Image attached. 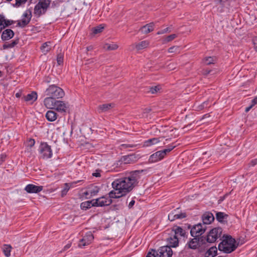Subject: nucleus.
I'll list each match as a JSON object with an SVG mask.
<instances>
[{
	"mask_svg": "<svg viewBox=\"0 0 257 257\" xmlns=\"http://www.w3.org/2000/svg\"><path fill=\"white\" fill-rule=\"evenodd\" d=\"M171 31L170 30L169 28H166L165 29H164V30L161 31H159L158 33H157V34L158 35H161V34H164V33H167V32H170Z\"/></svg>",
	"mask_w": 257,
	"mask_h": 257,
	"instance_id": "nucleus-48",
	"label": "nucleus"
},
{
	"mask_svg": "<svg viewBox=\"0 0 257 257\" xmlns=\"http://www.w3.org/2000/svg\"><path fill=\"white\" fill-rule=\"evenodd\" d=\"M88 189H89V197L96 195L99 192V189L96 186L89 188Z\"/></svg>",
	"mask_w": 257,
	"mask_h": 257,
	"instance_id": "nucleus-35",
	"label": "nucleus"
},
{
	"mask_svg": "<svg viewBox=\"0 0 257 257\" xmlns=\"http://www.w3.org/2000/svg\"><path fill=\"white\" fill-rule=\"evenodd\" d=\"M217 254V249L216 246L211 247L205 253L204 257H214Z\"/></svg>",
	"mask_w": 257,
	"mask_h": 257,
	"instance_id": "nucleus-25",
	"label": "nucleus"
},
{
	"mask_svg": "<svg viewBox=\"0 0 257 257\" xmlns=\"http://www.w3.org/2000/svg\"><path fill=\"white\" fill-rule=\"evenodd\" d=\"M27 0H16L15 5L16 6H20L21 4L25 3Z\"/></svg>",
	"mask_w": 257,
	"mask_h": 257,
	"instance_id": "nucleus-50",
	"label": "nucleus"
},
{
	"mask_svg": "<svg viewBox=\"0 0 257 257\" xmlns=\"http://www.w3.org/2000/svg\"><path fill=\"white\" fill-rule=\"evenodd\" d=\"M67 191H66L64 189H63L61 192L62 196H64V195H65L67 194Z\"/></svg>",
	"mask_w": 257,
	"mask_h": 257,
	"instance_id": "nucleus-64",
	"label": "nucleus"
},
{
	"mask_svg": "<svg viewBox=\"0 0 257 257\" xmlns=\"http://www.w3.org/2000/svg\"><path fill=\"white\" fill-rule=\"evenodd\" d=\"M161 89V87L160 85L152 86L150 88V92L152 94H156V93L160 92Z\"/></svg>",
	"mask_w": 257,
	"mask_h": 257,
	"instance_id": "nucleus-36",
	"label": "nucleus"
},
{
	"mask_svg": "<svg viewBox=\"0 0 257 257\" xmlns=\"http://www.w3.org/2000/svg\"><path fill=\"white\" fill-rule=\"evenodd\" d=\"M202 220L204 224L209 225L214 220L213 214L209 212H206L202 215Z\"/></svg>",
	"mask_w": 257,
	"mask_h": 257,
	"instance_id": "nucleus-14",
	"label": "nucleus"
},
{
	"mask_svg": "<svg viewBox=\"0 0 257 257\" xmlns=\"http://www.w3.org/2000/svg\"><path fill=\"white\" fill-rule=\"evenodd\" d=\"M68 108V105L64 101L57 100L55 108L53 109L56 110L59 112H66Z\"/></svg>",
	"mask_w": 257,
	"mask_h": 257,
	"instance_id": "nucleus-17",
	"label": "nucleus"
},
{
	"mask_svg": "<svg viewBox=\"0 0 257 257\" xmlns=\"http://www.w3.org/2000/svg\"><path fill=\"white\" fill-rule=\"evenodd\" d=\"M211 70H204L203 74L205 75L208 74L210 72Z\"/></svg>",
	"mask_w": 257,
	"mask_h": 257,
	"instance_id": "nucleus-63",
	"label": "nucleus"
},
{
	"mask_svg": "<svg viewBox=\"0 0 257 257\" xmlns=\"http://www.w3.org/2000/svg\"><path fill=\"white\" fill-rule=\"evenodd\" d=\"M14 36V32L11 29H7L3 32L1 38L3 41H7L12 38Z\"/></svg>",
	"mask_w": 257,
	"mask_h": 257,
	"instance_id": "nucleus-19",
	"label": "nucleus"
},
{
	"mask_svg": "<svg viewBox=\"0 0 257 257\" xmlns=\"http://www.w3.org/2000/svg\"><path fill=\"white\" fill-rule=\"evenodd\" d=\"M247 235H248V234L246 232H245L244 233L243 235H240L239 237H238V238H237L236 239H235L236 241L235 242V244H237V247L239 245H241L243 244L244 243H245V238L246 237Z\"/></svg>",
	"mask_w": 257,
	"mask_h": 257,
	"instance_id": "nucleus-26",
	"label": "nucleus"
},
{
	"mask_svg": "<svg viewBox=\"0 0 257 257\" xmlns=\"http://www.w3.org/2000/svg\"><path fill=\"white\" fill-rule=\"evenodd\" d=\"M188 226L189 228H191V235L194 238L190 239L186 244V247L189 249H196L200 246L197 237L204 233L206 229L203 228L202 226H192V228H191V226Z\"/></svg>",
	"mask_w": 257,
	"mask_h": 257,
	"instance_id": "nucleus-2",
	"label": "nucleus"
},
{
	"mask_svg": "<svg viewBox=\"0 0 257 257\" xmlns=\"http://www.w3.org/2000/svg\"><path fill=\"white\" fill-rule=\"evenodd\" d=\"M229 216L224 212H218L216 214V219L222 224H227Z\"/></svg>",
	"mask_w": 257,
	"mask_h": 257,
	"instance_id": "nucleus-15",
	"label": "nucleus"
},
{
	"mask_svg": "<svg viewBox=\"0 0 257 257\" xmlns=\"http://www.w3.org/2000/svg\"><path fill=\"white\" fill-rule=\"evenodd\" d=\"M222 232V229L220 226L212 229L208 233L206 237V242L213 243L217 238L221 237Z\"/></svg>",
	"mask_w": 257,
	"mask_h": 257,
	"instance_id": "nucleus-6",
	"label": "nucleus"
},
{
	"mask_svg": "<svg viewBox=\"0 0 257 257\" xmlns=\"http://www.w3.org/2000/svg\"><path fill=\"white\" fill-rule=\"evenodd\" d=\"M73 183H65L64 184V188L63 189H64L65 190H66V191L68 192V191L69 190L70 187H71L72 185L73 184Z\"/></svg>",
	"mask_w": 257,
	"mask_h": 257,
	"instance_id": "nucleus-52",
	"label": "nucleus"
},
{
	"mask_svg": "<svg viewBox=\"0 0 257 257\" xmlns=\"http://www.w3.org/2000/svg\"><path fill=\"white\" fill-rule=\"evenodd\" d=\"M215 59L212 57H206L204 59V62L206 65H210L213 64Z\"/></svg>",
	"mask_w": 257,
	"mask_h": 257,
	"instance_id": "nucleus-40",
	"label": "nucleus"
},
{
	"mask_svg": "<svg viewBox=\"0 0 257 257\" xmlns=\"http://www.w3.org/2000/svg\"><path fill=\"white\" fill-rule=\"evenodd\" d=\"M152 251L154 252L153 253H152L151 252L149 251L146 257H156L157 255H155V252H156V250L155 249H152Z\"/></svg>",
	"mask_w": 257,
	"mask_h": 257,
	"instance_id": "nucleus-49",
	"label": "nucleus"
},
{
	"mask_svg": "<svg viewBox=\"0 0 257 257\" xmlns=\"http://www.w3.org/2000/svg\"><path fill=\"white\" fill-rule=\"evenodd\" d=\"M93 236L92 234L91 233H90L88 235V236L87 237V238H86V237H84L83 238L80 239L78 246L79 247H82L83 246L87 245L90 243V240L93 239Z\"/></svg>",
	"mask_w": 257,
	"mask_h": 257,
	"instance_id": "nucleus-20",
	"label": "nucleus"
},
{
	"mask_svg": "<svg viewBox=\"0 0 257 257\" xmlns=\"http://www.w3.org/2000/svg\"><path fill=\"white\" fill-rule=\"evenodd\" d=\"M186 217L185 212H181L179 211V208L175 210L168 215V219L170 221H173L175 219H180Z\"/></svg>",
	"mask_w": 257,
	"mask_h": 257,
	"instance_id": "nucleus-11",
	"label": "nucleus"
},
{
	"mask_svg": "<svg viewBox=\"0 0 257 257\" xmlns=\"http://www.w3.org/2000/svg\"><path fill=\"white\" fill-rule=\"evenodd\" d=\"M43 190V186H36L33 184H28L25 188V190L29 193H37Z\"/></svg>",
	"mask_w": 257,
	"mask_h": 257,
	"instance_id": "nucleus-12",
	"label": "nucleus"
},
{
	"mask_svg": "<svg viewBox=\"0 0 257 257\" xmlns=\"http://www.w3.org/2000/svg\"><path fill=\"white\" fill-rule=\"evenodd\" d=\"M207 103H208L207 101L204 102L201 105L198 106V107L197 108V109L200 110L202 109L205 107H207Z\"/></svg>",
	"mask_w": 257,
	"mask_h": 257,
	"instance_id": "nucleus-47",
	"label": "nucleus"
},
{
	"mask_svg": "<svg viewBox=\"0 0 257 257\" xmlns=\"http://www.w3.org/2000/svg\"><path fill=\"white\" fill-rule=\"evenodd\" d=\"M24 98L25 101L32 104L37 99V93L35 91H33L31 93L25 96Z\"/></svg>",
	"mask_w": 257,
	"mask_h": 257,
	"instance_id": "nucleus-21",
	"label": "nucleus"
},
{
	"mask_svg": "<svg viewBox=\"0 0 257 257\" xmlns=\"http://www.w3.org/2000/svg\"><path fill=\"white\" fill-rule=\"evenodd\" d=\"M19 43V39H16L15 40H13L11 43H5L3 45V48L4 49H9V48H12L14 47L17 44H18Z\"/></svg>",
	"mask_w": 257,
	"mask_h": 257,
	"instance_id": "nucleus-34",
	"label": "nucleus"
},
{
	"mask_svg": "<svg viewBox=\"0 0 257 257\" xmlns=\"http://www.w3.org/2000/svg\"><path fill=\"white\" fill-rule=\"evenodd\" d=\"M118 48V46L116 44H114V43H112V44L106 43L103 46V48L106 51L115 50H116Z\"/></svg>",
	"mask_w": 257,
	"mask_h": 257,
	"instance_id": "nucleus-27",
	"label": "nucleus"
},
{
	"mask_svg": "<svg viewBox=\"0 0 257 257\" xmlns=\"http://www.w3.org/2000/svg\"><path fill=\"white\" fill-rule=\"evenodd\" d=\"M56 98L48 96V97L44 99V104L45 106L47 108L54 109V108H55L56 103L57 101Z\"/></svg>",
	"mask_w": 257,
	"mask_h": 257,
	"instance_id": "nucleus-13",
	"label": "nucleus"
},
{
	"mask_svg": "<svg viewBox=\"0 0 257 257\" xmlns=\"http://www.w3.org/2000/svg\"><path fill=\"white\" fill-rule=\"evenodd\" d=\"M135 203V201L134 200H132L128 204V208H132L134 206Z\"/></svg>",
	"mask_w": 257,
	"mask_h": 257,
	"instance_id": "nucleus-58",
	"label": "nucleus"
},
{
	"mask_svg": "<svg viewBox=\"0 0 257 257\" xmlns=\"http://www.w3.org/2000/svg\"><path fill=\"white\" fill-rule=\"evenodd\" d=\"M152 110L151 108H146L144 110V113H148Z\"/></svg>",
	"mask_w": 257,
	"mask_h": 257,
	"instance_id": "nucleus-61",
	"label": "nucleus"
},
{
	"mask_svg": "<svg viewBox=\"0 0 257 257\" xmlns=\"http://www.w3.org/2000/svg\"><path fill=\"white\" fill-rule=\"evenodd\" d=\"M6 158V156L4 155H2L0 157V165L2 163V162L5 160Z\"/></svg>",
	"mask_w": 257,
	"mask_h": 257,
	"instance_id": "nucleus-57",
	"label": "nucleus"
},
{
	"mask_svg": "<svg viewBox=\"0 0 257 257\" xmlns=\"http://www.w3.org/2000/svg\"><path fill=\"white\" fill-rule=\"evenodd\" d=\"M46 118L49 121H54L57 118V114L53 110H49L45 115Z\"/></svg>",
	"mask_w": 257,
	"mask_h": 257,
	"instance_id": "nucleus-23",
	"label": "nucleus"
},
{
	"mask_svg": "<svg viewBox=\"0 0 257 257\" xmlns=\"http://www.w3.org/2000/svg\"><path fill=\"white\" fill-rule=\"evenodd\" d=\"M57 63L59 65H61L63 63V57L61 55H58L57 58Z\"/></svg>",
	"mask_w": 257,
	"mask_h": 257,
	"instance_id": "nucleus-51",
	"label": "nucleus"
},
{
	"mask_svg": "<svg viewBox=\"0 0 257 257\" xmlns=\"http://www.w3.org/2000/svg\"><path fill=\"white\" fill-rule=\"evenodd\" d=\"M167 246L170 247H176L178 246L179 239L178 236L176 235H173L167 239Z\"/></svg>",
	"mask_w": 257,
	"mask_h": 257,
	"instance_id": "nucleus-16",
	"label": "nucleus"
},
{
	"mask_svg": "<svg viewBox=\"0 0 257 257\" xmlns=\"http://www.w3.org/2000/svg\"><path fill=\"white\" fill-rule=\"evenodd\" d=\"M83 195L86 198H90L89 196H90V193H89V189H88V190L85 191L83 192Z\"/></svg>",
	"mask_w": 257,
	"mask_h": 257,
	"instance_id": "nucleus-53",
	"label": "nucleus"
},
{
	"mask_svg": "<svg viewBox=\"0 0 257 257\" xmlns=\"http://www.w3.org/2000/svg\"><path fill=\"white\" fill-rule=\"evenodd\" d=\"M176 64L175 63H171L168 65L167 66V69L169 70H174L176 68Z\"/></svg>",
	"mask_w": 257,
	"mask_h": 257,
	"instance_id": "nucleus-46",
	"label": "nucleus"
},
{
	"mask_svg": "<svg viewBox=\"0 0 257 257\" xmlns=\"http://www.w3.org/2000/svg\"><path fill=\"white\" fill-rule=\"evenodd\" d=\"M256 164H257V159H254V160H252L250 164H249V165L251 166H255Z\"/></svg>",
	"mask_w": 257,
	"mask_h": 257,
	"instance_id": "nucleus-54",
	"label": "nucleus"
},
{
	"mask_svg": "<svg viewBox=\"0 0 257 257\" xmlns=\"http://www.w3.org/2000/svg\"><path fill=\"white\" fill-rule=\"evenodd\" d=\"M253 42L254 48H255L256 51H257V37L254 38L253 39Z\"/></svg>",
	"mask_w": 257,
	"mask_h": 257,
	"instance_id": "nucleus-55",
	"label": "nucleus"
},
{
	"mask_svg": "<svg viewBox=\"0 0 257 257\" xmlns=\"http://www.w3.org/2000/svg\"><path fill=\"white\" fill-rule=\"evenodd\" d=\"M91 206H94V204H93V199L90 201H87L84 202H82L80 207L81 209L86 210L90 208Z\"/></svg>",
	"mask_w": 257,
	"mask_h": 257,
	"instance_id": "nucleus-32",
	"label": "nucleus"
},
{
	"mask_svg": "<svg viewBox=\"0 0 257 257\" xmlns=\"http://www.w3.org/2000/svg\"><path fill=\"white\" fill-rule=\"evenodd\" d=\"M179 50V47L177 46H174L173 47H170L168 49V52L170 53H177Z\"/></svg>",
	"mask_w": 257,
	"mask_h": 257,
	"instance_id": "nucleus-44",
	"label": "nucleus"
},
{
	"mask_svg": "<svg viewBox=\"0 0 257 257\" xmlns=\"http://www.w3.org/2000/svg\"><path fill=\"white\" fill-rule=\"evenodd\" d=\"M111 107V104H103L98 107L97 111L99 113L106 111Z\"/></svg>",
	"mask_w": 257,
	"mask_h": 257,
	"instance_id": "nucleus-31",
	"label": "nucleus"
},
{
	"mask_svg": "<svg viewBox=\"0 0 257 257\" xmlns=\"http://www.w3.org/2000/svg\"><path fill=\"white\" fill-rule=\"evenodd\" d=\"M11 249L12 246L9 244H4L2 247L3 251L7 257L11 255Z\"/></svg>",
	"mask_w": 257,
	"mask_h": 257,
	"instance_id": "nucleus-30",
	"label": "nucleus"
},
{
	"mask_svg": "<svg viewBox=\"0 0 257 257\" xmlns=\"http://www.w3.org/2000/svg\"><path fill=\"white\" fill-rule=\"evenodd\" d=\"M150 42L148 41L145 40L135 44L134 46L137 50H141L147 48Z\"/></svg>",
	"mask_w": 257,
	"mask_h": 257,
	"instance_id": "nucleus-24",
	"label": "nucleus"
},
{
	"mask_svg": "<svg viewBox=\"0 0 257 257\" xmlns=\"http://www.w3.org/2000/svg\"><path fill=\"white\" fill-rule=\"evenodd\" d=\"M104 29V26L102 25H100L96 27L93 28V33L97 34L101 33Z\"/></svg>",
	"mask_w": 257,
	"mask_h": 257,
	"instance_id": "nucleus-38",
	"label": "nucleus"
},
{
	"mask_svg": "<svg viewBox=\"0 0 257 257\" xmlns=\"http://www.w3.org/2000/svg\"><path fill=\"white\" fill-rule=\"evenodd\" d=\"M175 146H169L167 149L161 151L163 156L165 157L168 153L170 152L174 148Z\"/></svg>",
	"mask_w": 257,
	"mask_h": 257,
	"instance_id": "nucleus-39",
	"label": "nucleus"
},
{
	"mask_svg": "<svg viewBox=\"0 0 257 257\" xmlns=\"http://www.w3.org/2000/svg\"><path fill=\"white\" fill-rule=\"evenodd\" d=\"M41 157L44 159H48L52 157V152L50 146L47 143H42L40 147Z\"/></svg>",
	"mask_w": 257,
	"mask_h": 257,
	"instance_id": "nucleus-7",
	"label": "nucleus"
},
{
	"mask_svg": "<svg viewBox=\"0 0 257 257\" xmlns=\"http://www.w3.org/2000/svg\"><path fill=\"white\" fill-rule=\"evenodd\" d=\"M235 242L236 240L231 236H227L226 239L219 244L218 250L225 253H230L237 247V244H235Z\"/></svg>",
	"mask_w": 257,
	"mask_h": 257,
	"instance_id": "nucleus-3",
	"label": "nucleus"
},
{
	"mask_svg": "<svg viewBox=\"0 0 257 257\" xmlns=\"http://www.w3.org/2000/svg\"><path fill=\"white\" fill-rule=\"evenodd\" d=\"M139 159L137 155L131 154L122 157L117 162V165L123 164H132L136 162Z\"/></svg>",
	"mask_w": 257,
	"mask_h": 257,
	"instance_id": "nucleus-8",
	"label": "nucleus"
},
{
	"mask_svg": "<svg viewBox=\"0 0 257 257\" xmlns=\"http://www.w3.org/2000/svg\"><path fill=\"white\" fill-rule=\"evenodd\" d=\"M31 18V11L29 10L26 11L23 15V18L21 21H18L17 26L21 28L25 27L29 23Z\"/></svg>",
	"mask_w": 257,
	"mask_h": 257,
	"instance_id": "nucleus-9",
	"label": "nucleus"
},
{
	"mask_svg": "<svg viewBox=\"0 0 257 257\" xmlns=\"http://www.w3.org/2000/svg\"><path fill=\"white\" fill-rule=\"evenodd\" d=\"M197 239L199 240V244H205L206 241V237L204 236L197 237Z\"/></svg>",
	"mask_w": 257,
	"mask_h": 257,
	"instance_id": "nucleus-45",
	"label": "nucleus"
},
{
	"mask_svg": "<svg viewBox=\"0 0 257 257\" xmlns=\"http://www.w3.org/2000/svg\"><path fill=\"white\" fill-rule=\"evenodd\" d=\"M164 158L162 152L161 151H157L152 154L149 158V162L150 163H155L158 162Z\"/></svg>",
	"mask_w": 257,
	"mask_h": 257,
	"instance_id": "nucleus-18",
	"label": "nucleus"
},
{
	"mask_svg": "<svg viewBox=\"0 0 257 257\" xmlns=\"http://www.w3.org/2000/svg\"><path fill=\"white\" fill-rule=\"evenodd\" d=\"M50 44V42H47L44 43L41 47V50L44 54L47 53L51 50Z\"/></svg>",
	"mask_w": 257,
	"mask_h": 257,
	"instance_id": "nucleus-29",
	"label": "nucleus"
},
{
	"mask_svg": "<svg viewBox=\"0 0 257 257\" xmlns=\"http://www.w3.org/2000/svg\"><path fill=\"white\" fill-rule=\"evenodd\" d=\"M50 3L51 0H40L35 7L34 14L39 17L44 14L49 7Z\"/></svg>",
	"mask_w": 257,
	"mask_h": 257,
	"instance_id": "nucleus-4",
	"label": "nucleus"
},
{
	"mask_svg": "<svg viewBox=\"0 0 257 257\" xmlns=\"http://www.w3.org/2000/svg\"><path fill=\"white\" fill-rule=\"evenodd\" d=\"M254 106V105H253V104L251 103V105H249V106L247 107L246 108H245V112H248L249 111V110Z\"/></svg>",
	"mask_w": 257,
	"mask_h": 257,
	"instance_id": "nucleus-59",
	"label": "nucleus"
},
{
	"mask_svg": "<svg viewBox=\"0 0 257 257\" xmlns=\"http://www.w3.org/2000/svg\"><path fill=\"white\" fill-rule=\"evenodd\" d=\"M177 37V35L176 34H172L168 36H167L164 41L165 42H169L171 41L172 40H174L176 37Z\"/></svg>",
	"mask_w": 257,
	"mask_h": 257,
	"instance_id": "nucleus-43",
	"label": "nucleus"
},
{
	"mask_svg": "<svg viewBox=\"0 0 257 257\" xmlns=\"http://www.w3.org/2000/svg\"><path fill=\"white\" fill-rule=\"evenodd\" d=\"M35 141L34 139H30L26 143V145L27 147L32 148L34 146Z\"/></svg>",
	"mask_w": 257,
	"mask_h": 257,
	"instance_id": "nucleus-41",
	"label": "nucleus"
},
{
	"mask_svg": "<svg viewBox=\"0 0 257 257\" xmlns=\"http://www.w3.org/2000/svg\"><path fill=\"white\" fill-rule=\"evenodd\" d=\"M251 103L254 105L257 103V96L255 97L252 100Z\"/></svg>",
	"mask_w": 257,
	"mask_h": 257,
	"instance_id": "nucleus-62",
	"label": "nucleus"
},
{
	"mask_svg": "<svg viewBox=\"0 0 257 257\" xmlns=\"http://www.w3.org/2000/svg\"><path fill=\"white\" fill-rule=\"evenodd\" d=\"M45 93L46 95L56 98H62L64 95L63 89L55 85L49 86Z\"/></svg>",
	"mask_w": 257,
	"mask_h": 257,
	"instance_id": "nucleus-5",
	"label": "nucleus"
},
{
	"mask_svg": "<svg viewBox=\"0 0 257 257\" xmlns=\"http://www.w3.org/2000/svg\"><path fill=\"white\" fill-rule=\"evenodd\" d=\"M160 142L159 138H154L145 142V146L149 147L157 144Z\"/></svg>",
	"mask_w": 257,
	"mask_h": 257,
	"instance_id": "nucleus-33",
	"label": "nucleus"
},
{
	"mask_svg": "<svg viewBox=\"0 0 257 257\" xmlns=\"http://www.w3.org/2000/svg\"><path fill=\"white\" fill-rule=\"evenodd\" d=\"M6 23L7 25V27H8V26L12 25L13 23V21L6 20Z\"/></svg>",
	"mask_w": 257,
	"mask_h": 257,
	"instance_id": "nucleus-60",
	"label": "nucleus"
},
{
	"mask_svg": "<svg viewBox=\"0 0 257 257\" xmlns=\"http://www.w3.org/2000/svg\"><path fill=\"white\" fill-rule=\"evenodd\" d=\"M172 231L174 232V235H176L177 236L179 235L181 236L184 237L185 236V235H186V231H185V230L183 229L179 226H178V227L176 229H172Z\"/></svg>",
	"mask_w": 257,
	"mask_h": 257,
	"instance_id": "nucleus-28",
	"label": "nucleus"
},
{
	"mask_svg": "<svg viewBox=\"0 0 257 257\" xmlns=\"http://www.w3.org/2000/svg\"><path fill=\"white\" fill-rule=\"evenodd\" d=\"M71 246V242L67 244L64 246V248L63 249V251L66 250L68 248H69Z\"/></svg>",
	"mask_w": 257,
	"mask_h": 257,
	"instance_id": "nucleus-56",
	"label": "nucleus"
},
{
	"mask_svg": "<svg viewBox=\"0 0 257 257\" xmlns=\"http://www.w3.org/2000/svg\"><path fill=\"white\" fill-rule=\"evenodd\" d=\"M5 17L0 15V31L7 27Z\"/></svg>",
	"mask_w": 257,
	"mask_h": 257,
	"instance_id": "nucleus-37",
	"label": "nucleus"
},
{
	"mask_svg": "<svg viewBox=\"0 0 257 257\" xmlns=\"http://www.w3.org/2000/svg\"><path fill=\"white\" fill-rule=\"evenodd\" d=\"M154 27V24L153 23H150L142 27L140 29V31L142 33L148 34L153 31Z\"/></svg>",
	"mask_w": 257,
	"mask_h": 257,
	"instance_id": "nucleus-22",
	"label": "nucleus"
},
{
	"mask_svg": "<svg viewBox=\"0 0 257 257\" xmlns=\"http://www.w3.org/2000/svg\"><path fill=\"white\" fill-rule=\"evenodd\" d=\"M159 253L157 255L160 257H171L173 254V251L169 246L165 245L160 247L158 249Z\"/></svg>",
	"mask_w": 257,
	"mask_h": 257,
	"instance_id": "nucleus-10",
	"label": "nucleus"
},
{
	"mask_svg": "<svg viewBox=\"0 0 257 257\" xmlns=\"http://www.w3.org/2000/svg\"><path fill=\"white\" fill-rule=\"evenodd\" d=\"M136 146V145H135V144H123L120 146V149H126L128 148H134V147H135Z\"/></svg>",
	"mask_w": 257,
	"mask_h": 257,
	"instance_id": "nucleus-42",
	"label": "nucleus"
},
{
	"mask_svg": "<svg viewBox=\"0 0 257 257\" xmlns=\"http://www.w3.org/2000/svg\"><path fill=\"white\" fill-rule=\"evenodd\" d=\"M146 171L145 170L134 171L130 173L128 177L115 179L112 183V186L114 190L109 193V197L102 196L93 199L94 206H108L112 203L111 198H118L125 196L137 185L138 179L140 178V174Z\"/></svg>",
	"mask_w": 257,
	"mask_h": 257,
	"instance_id": "nucleus-1",
	"label": "nucleus"
}]
</instances>
